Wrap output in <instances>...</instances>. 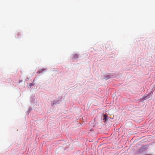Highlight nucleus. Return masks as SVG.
<instances>
[{
	"label": "nucleus",
	"instance_id": "1",
	"mask_svg": "<svg viewBox=\"0 0 155 155\" xmlns=\"http://www.w3.org/2000/svg\"><path fill=\"white\" fill-rule=\"evenodd\" d=\"M104 118L103 119V120H104V121H105L107 120V116L106 114H105L104 115Z\"/></svg>",
	"mask_w": 155,
	"mask_h": 155
},
{
	"label": "nucleus",
	"instance_id": "2",
	"mask_svg": "<svg viewBox=\"0 0 155 155\" xmlns=\"http://www.w3.org/2000/svg\"><path fill=\"white\" fill-rule=\"evenodd\" d=\"M21 35L20 33H18L15 35V37L17 38H18Z\"/></svg>",
	"mask_w": 155,
	"mask_h": 155
},
{
	"label": "nucleus",
	"instance_id": "3",
	"mask_svg": "<svg viewBox=\"0 0 155 155\" xmlns=\"http://www.w3.org/2000/svg\"><path fill=\"white\" fill-rule=\"evenodd\" d=\"M78 56V55L77 54H75L74 55V58H77Z\"/></svg>",
	"mask_w": 155,
	"mask_h": 155
},
{
	"label": "nucleus",
	"instance_id": "4",
	"mask_svg": "<svg viewBox=\"0 0 155 155\" xmlns=\"http://www.w3.org/2000/svg\"><path fill=\"white\" fill-rule=\"evenodd\" d=\"M145 99H146L147 98H145Z\"/></svg>",
	"mask_w": 155,
	"mask_h": 155
}]
</instances>
